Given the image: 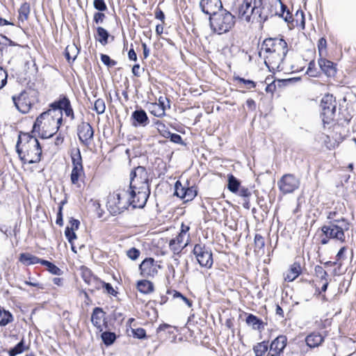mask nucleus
I'll return each instance as SVG.
<instances>
[{
	"instance_id": "nucleus-21",
	"label": "nucleus",
	"mask_w": 356,
	"mask_h": 356,
	"mask_svg": "<svg viewBox=\"0 0 356 356\" xmlns=\"http://www.w3.org/2000/svg\"><path fill=\"white\" fill-rule=\"evenodd\" d=\"M336 108L337 105H334L330 108L325 107L321 109V116L322 118L324 127H325L326 124H330L332 122L334 121L336 113Z\"/></svg>"
},
{
	"instance_id": "nucleus-47",
	"label": "nucleus",
	"mask_w": 356,
	"mask_h": 356,
	"mask_svg": "<svg viewBox=\"0 0 356 356\" xmlns=\"http://www.w3.org/2000/svg\"><path fill=\"white\" fill-rule=\"evenodd\" d=\"M186 186H182L180 181H177L175 184V195L180 197L181 200L184 195V191L186 190Z\"/></svg>"
},
{
	"instance_id": "nucleus-6",
	"label": "nucleus",
	"mask_w": 356,
	"mask_h": 356,
	"mask_svg": "<svg viewBox=\"0 0 356 356\" xmlns=\"http://www.w3.org/2000/svg\"><path fill=\"white\" fill-rule=\"evenodd\" d=\"M262 49L267 53L276 54V60H272V63L277 67L284 61L289 51L287 43L282 38H266L263 42Z\"/></svg>"
},
{
	"instance_id": "nucleus-41",
	"label": "nucleus",
	"mask_w": 356,
	"mask_h": 356,
	"mask_svg": "<svg viewBox=\"0 0 356 356\" xmlns=\"http://www.w3.org/2000/svg\"><path fill=\"white\" fill-rule=\"evenodd\" d=\"M103 280L99 278L97 276L93 277L90 282L88 284L90 288L88 289V291L91 293H93L96 290H99L102 289Z\"/></svg>"
},
{
	"instance_id": "nucleus-42",
	"label": "nucleus",
	"mask_w": 356,
	"mask_h": 356,
	"mask_svg": "<svg viewBox=\"0 0 356 356\" xmlns=\"http://www.w3.org/2000/svg\"><path fill=\"white\" fill-rule=\"evenodd\" d=\"M294 22L296 26H300L302 29L305 27V15L302 10H298L295 14Z\"/></svg>"
},
{
	"instance_id": "nucleus-63",
	"label": "nucleus",
	"mask_w": 356,
	"mask_h": 356,
	"mask_svg": "<svg viewBox=\"0 0 356 356\" xmlns=\"http://www.w3.org/2000/svg\"><path fill=\"white\" fill-rule=\"evenodd\" d=\"M168 138L170 139V141L176 143V144H183V140L181 136L179 134L170 133L168 136Z\"/></svg>"
},
{
	"instance_id": "nucleus-11",
	"label": "nucleus",
	"mask_w": 356,
	"mask_h": 356,
	"mask_svg": "<svg viewBox=\"0 0 356 356\" xmlns=\"http://www.w3.org/2000/svg\"><path fill=\"white\" fill-rule=\"evenodd\" d=\"M321 232L324 236H327L330 239H335L341 243L346 241L345 234L343 228L337 224H330L329 225H323Z\"/></svg>"
},
{
	"instance_id": "nucleus-1",
	"label": "nucleus",
	"mask_w": 356,
	"mask_h": 356,
	"mask_svg": "<svg viewBox=\"0 0 356 356\" xmlns=\"http://www.w3.org/2000/svg\"><path fill=\"white\" fill-rule=\"evenodd\" d=\"M264 0H233L230 10L238 19L245 22L264 23L274 14L267 13L263 3Z\"/></svg>"
},
{
	"instance_id": "nucleus-49",
	"label": "nucleus",
	"mask_w": 356,
	"mask_h": 356,
	"mask_svg": "<svg viewBox=\"0 0 356 356\" xmlns=\"http://www.w3.org/2000/svg\"><path fill=\"white\" fill-rule=\"evenodd\" d=\"M102 288L104 290V292L107 294L116 297L118 292L115 291L111 283L103 281Z\"/></svg>"
},
{
	"instance_id": "nucleus-46",
	"label": "nucleus",
	"mask_w": 356,
	"mask_h": 356,
	"mask_svg": "<svg viewBox=\"0 0 356 356\" xmlns=\"http://www.w3.org/2000/svg\"><path fill=\"white\" fill-rule=\"evenodd\" d=\"M9 38L0 34V58L3 56L5 51H7Z\"/></svg>"
},
{
	"instance_id": "nucleus-43",
	"label": "nucleus",
	"mask_w": 356,
	"mask_h": 356,
	"mask_svg": "<svg viewBox=\"0 0 356 356\" xmlns=\"http://www.w3.org/2000/svg\"><path fill=\"white\" fill-rule=\"evenodd\" d=\"M105 109L106 105L104 100L100 98L97 99L95 102L93 110L95 111L97 114L100 115L105 112Z\"/></svg>"
},
{
	"instance_id": "nucleus-58",
	"label": "nucleus",
	"mask_w": 356,
	"mask_h": 356,
	"mask_svg": "<svg viewBox=\"0 0 356 356\" xmlns=\"http://www.w3.org/2000/svg\"><path fill=\"white\" fill-rule=\"evenodd\" d=\"M101 60L108 67H113L117 65V61L112 60L110 56L106 54H101Z\"/></svg>"
},
{
	"instance_id": "nucleus-59",
	"label": "nucleus",
	"mask_w": 356,
	"mask_h": 356,
	"mask_svg": "<svg viewBox=\"0 0 356 356\" xmlns=\"http://www.w3.org/2000/svg\"><path fill=\"white\" fill-rule=\"evenodd\" d=\"M254 245L255 249L258 248L259 250L264 248L265 245V241L264 237H262L260 234H256L254 236ZM254 251H257L255 250Z\"/></svg>"
},
{
	"instance_id": "nucleus-48",
	"label": "nucleus",
	"mask_w": 356,
	"mask_h": 356,
	"mask_svg": "<svg viewBox=\"0 0 356 356\" xmlns=\"http://www.w3.org/2000/svg\"><path fill=\"white\" fill-rule=\"evenodd\" d=\"M186 245V243L184 246L181 247V245L175 243L174 240H170L169 242V247L170 250L173 252L175 255H177L178 257H180V254L184 247Z\"/></svg>"
},
{
	"instance_id": "nucleus-19",
	"label": "nucleus",
	"mask_w": 356,
	"mask_h": 356,
	"mask_svg": "<svg viewBox=\"0 0 356 356\" xmlns=\"http://www.w3.org/2000/svg\"><path fill=\"white\" fill-rule=\"evenodd\" d=\"M106 313L103 309L99 307H95L91 314V322L97 327L99 332H102V326L100 324V320L104 317Z\"/></svg>"
},
{
	"instance_id": "nucleus-40",
	"label": "nucleus",
	"mask_w": 356,
	"mask_h": 356,
	"mask_svg": "<svg viewBox=\"0 0 356 356\" xmlns=\"http://www.w3.org/2000/svg\"><path fill=\"white\" fill-rule=\"evenodd\" d=\"M334 105H337L335 99L332 95H325L321 101V109L325 108V107H331Z\"/></svg>"
},
{
	"instance_id": "nucleus-35",
	"label": "nucleus",
	"mask_w": 356,
	"mask_h": 356,
	"mask_svg": "<svg viewBox=\"0 0 356 356\" xmlns=\"http://www.w3.org/2000/svg\"><path fill=\"white\" fill-rule=\"evenodd\" d=\"M168 333L169 334H174L173 327L168 323H162L156 329V334H158V338L160 340L163 339V334Z\"/></svg>"
},
{
	"instance_id": "nucleus-32",
	"label": "nucleus",
	"mask_w": 356,
	"mask_h": 356,
	"mask_svg": "<svg viewBox=\"0 0 356 356\" xmlns=\"http://www.w3.org/2000/svg\"><path fill=\"white\" fill-rule=\"evenodd\" d=\"M241 181L233 175L229 174L227 177V188L228 190L233 193H236L238 189L241 187Z\"/></svg>"
},
{
	"instance_id": "nucleus-61",
	"label": "nucleus",
	"mask_w": 356,
	"mask_h": 356,
	"mask_svg": "<svg viewBox=\"0 0 356 356\" xmlns=\"http://www.w3.org/2000/svg\"><path fill=\"white\" fill-rule=\"evenodd\" d=\"M7 72L0 67V89H1L7 83Z\"/></svg>"
},
{
	"instance_id": "nucleus-62",
	"label": "nucleus",
	"mask_w": 356,
	"mask_h": 356,
	"mask_svg": "<svg viewBox=\"0 0 356 356\" xmlns=\"http://www.w3.org/2000/svg\"><path fill=\"white\" fill-rule=\"evenodd\" d=\"M156 110H153L151 113L156 117H162L165 115V106L161 107L156 104L154 106Z\"/></svg>"
},
{
	"instance_id": "nucleus-39",
	"label": "nucleus",
	"mask_w": 356,
	"mask_h": 356,
	"mask_svg": "<svg viewBox=\"0 0 356 356\" xmlns=\"http://www.w3.org/2000/svg\"><path fill=\"white\" fill-rule=\"evenodd\" d=\"M197 190L194 186H186V190L184 191V195L183 197L184 202H188L193 200L197 195Z\"/></svg>"
},
{
	"instance_id": "nucleus-16",
	"label": "nucleus",
	"mask_w": 356,
	"mask_h": 356,
	"mask_svg": "<svg viewBox=\"0 0 356 356\" xmlns=\"http://www.w3.org/2000/svg\"><path fill=\"white\" fill-rule=\"evenodd\" d=\"M318 65L323 73L327 76H334L337 73L336 65L326 58L318 59Z\"/></svg>"
},
{
	"instance_id": "nucleus-20",
	"label": "nucleus",
	"mask_w": 356,
	"mask_h": 356,
	"mask_svg": "<svg viewBox=\"0 0 356 356\" xmlns=\"http://www.w3.org/2000/svg\"><path fill=\"white\" fill-rule=\"evenodd\" d=\"M44 259L39 258L29 252H22L19 254V261L25 266H31L36 264H40Z\"/></svg>"
},
{
	"instance_id": "nucleus-37",
	"label": "nucleus",
	"mask_w": 356,
	"mask_h": 356,
	"mask_svg": "<svg viewBox=\"0 0 356 356\" xmlns=\"http://www.w3.org/2000/svg\"><path fill=\"white\" fill-rule=\"evenodd\" d=\"M166 293L168 294L172 293V296L174 298H180L186 303V305L188 307H191L193 306V301L191 300L188 299L186 296H185L180 291H177V290L168 289Z\"/></svg>"
},
{
	"instance_id": "nucleus-26",
	"label": "nucleus",
	"mask_w": 356,
	"mask_h": 356,
	"mask_svg": "<svg viewBox=\"0 0 356 356\" xmlns=\"http://www.w3.org/2000/svg\"><path fill=\"white\" fill-rule=\"evenodd\" d=\"M236 194L243 198L242 204L243 207L249 209L250 207V198L252 196L251 190L247 187L241 186Z\"/></svg>"
},
{
	"instance_id": "nucleus-52",
	"label": "nucleus",
	"mask_w": 356,
	"mask_h": 356,
	"mask_svg": "<svg viewBox=\"0 0 356 356\" xmlns=\"http://www.w3.org/2000/svg\"><path fill=\"white\" fill-rule=\"evenodd\" d=\"M314 271L316 276L318 277L321 280H326V279H327L328 274L321 266H316L314 268Z\"/></svg>"
},
{
	"instance_id": "nucleus-24",
	"label": "nucleus",
	"mask_w": 356,
	"mask_h": 356,
	"mask_svg": "<svg viewBox=\"0 0 356 356\" xmlns=\"http://www.w3.org/2000/svg\"><path fill=\"white\" fill-rule=\"evenodd\" d=\"M136 288L143 294H149L154 291V286L152 282L147 280H140L137 282Z\"/></svg>"
},
{
	"instance_id": "nucleus-36",
	"label": "nucleus",
	"mask_w": 356,
	"mask_h": 356,
	"mask_svg": "<svg viewBox=\"0 0 356 356\" xmlns=\"http://www.w3.org/2000/svg\"><path fill=\"white\" fill-rule=\"evenodd\" d=\"M19 21L24 22L27 20L29 13H30V5L29 3L25 2L22 4L19 9Z\"/></svg>"
},
{
	"instance_id": "nucleus-10",
	"label": "nucleus",
	"mask_w": 356,
	"mask_h": 356,
	"mask_svg": "<svg viewBox=\"0 0 356 356\" xmlns=\"http://www.w3.org/2000/svg\"><path fill=\"white\" fill-rule=\"evenodd\" d=\"M50 107L52 112L59 110L60 113L63 111L65 115L67 117H69L71 120H74L75 118L70 100L66 95H60L57 100L50 104Z\"/></svg>"
},
{
	"instance_id": "nucleus-17",
	"label": "nucleus",
	"mask_w": 356,
	"mask_h": 356,
	"mask_svg": "<svg viewBox=\"0 0 356 356\" xmlns=\"http://www.w3.org/2000/svg\"><path fill=\"white\" fill-rule=\"evenodd\" d=\"M154 259L147 257L141 262L139 265V270L143 277H148L155 270L154 268Z\"/></svg>"
},
{
	"instance_id": "nucleus-28",
	"label": "nucleus",
	"mask_w": 356,
	"mask_h": 356,
	"mask_svg": "<svg viewBox=\"0 0 356 356\" xmlns=\"http://www.w3.org/2000/svg\"><path fill=\"white\" fill-rule=\"evenodd\" d=\"M277 3H279L281 7V13L279 14L280 17H282L284 20L287 22L288 24H292L293 26H294V18L293 17V15L287 8V6L284 4L281 0H275Z\"/></svg>"
},
{
	"instance_id": "nucleus-44",
	"label": "nucleus",
	"mask_w": 356,
	"mask_h": 356,
	"mask_svg": "<svg viewBox=\"0 0 356 356\" xmlns=\"http://www.w3.org/2000/svg\"><path fill=\"white\" fill-rule=\"evenodd\" d=\"M155 124L156 125V128L161 135H162L165 138H168V136L171 132L167 128L165 124L159 120H157L155 122Z\"/></svg>"
},
{
	"instance_id": "nucleus-7",
	"label": "nucleus",
	"mask_w": 356,
	"mask_h": 356,
	"mask_svg": "<svg viewBox=\"0 0 356 356\" xmlns=\"http://www.w3.org/2000/svg\"><path fill=\"white\" fill-rule=\"evenodd\" d=\"M197 263L201 267L211 268L213 264V254L209 247L205 244L197 243L195 245L193 251Z\"/></svg>"
},
{
	"instance_id": "nucleus-64",
	"label": "nucleus",
	"mask_w": 356,
	"mask_h": 356,
	"mask_svg": "<svg viewBox=\"0 0 356 356\" xmlns=\"http://www.w3.org/2000/svg\"><path fill=\"white\" fill-rule=\"evenodd\" d=\"M270 79L269 77H267L266 79V83H267V86L266 88V91L267 92H273L276 88V81H273L270 83H268L270 81Z\"/></svg>"
},
{
	"instance_id": "nucleus-60",
	"label": "nucleus",
	"mask_w": 356,
	"mask_h": 356,
	"mask_svg": "<svg viewBox=\"0 0 356 356\" xmlns=\"http://www.w3.org/2000/svg\"><path fill=\"white\" fill-rule=\"evenodd\" d=\"M106 18V15L102 12L95 13L93 16V22L96 24H102Z\"/></svg>"
},
{
	"instance_id": "nucleus-31",
	"label": "nucleus",
	"mask_w": 356,
	"mask_h": 356,
	"mask_svg": "<svg viewBox=\"0 0 356 356\" xmlns=\"http://www.w3.org/2000/svg\"><path fill=\"white\" fill-rule=\"evenodd\" d=\"M101 339L103 343L106 346H112L117 339V335L114 332L106 330L102 332Z\"/></svg>"
},
{
	"instance_id": "nucleus-33",
	"label": "nucleus",
	"mask_w": 356,
	"mask_h": 356,
	"mask_svg": "<svg viewBox=\"0 0 356 356\" xmlns=\"http://www.w3.org/2000/svg\"><path fill=\"white\" fill-rule=\"evenodd\" d=\"M14 320L12 313L0 307V326H6Z\"/></svg>"
},
{
	"instance_id": "nucleus-27",
	"label": "nucleus",
	"mask_w": 356,
	"mask_h": 356,
	"mask_svg": "<svg viewBox=\"0 0 356 356\" xmlns=\"http://www.w3.org/2000/svg\"><path fill=\"white\" fill-rule=\"evenodd\" d=\"M110 37V33L107 30L102 26H97L96 29V34L95 35V38L97 41H98L102 45L105 46L108 43V38Z\"/></svg>"
},
{
	"instance_id": "nucleus-34",
	"label": "nucleus",
	"mask_w": 356,
	"mask_h": 356,
	"mask_svg": "<svg viewBox=\"0 0 356 356\" xmlns=\"http://www.w3.org/2000/svg\"><path fill=\"white\" fill-rule=\"evenodd\" d=\"M42 265L47 268L48 272L54 275H62L63 274V271L58 268L54 263L43 259L42 262Z\"/></svg>"
},
{
	"instance_id": "nucleus-3",
	"label": "nucleus",
	"mask_w": 356,
	"mask_h": 356,
	"mask_svg": "<svg viewBox=\"0 0 356 356\" xmlns=\"http://www.w3.org/2000/svg\"><path fill=\"white\" fill-rule=\"evenodd\" d=\"M130 195L137 197L133 200L136 205H145L150 195L149 180L147 170L143 166H138L130 173Z\"/></svg>"
},
{
	"instance_id": "nucleus-53",
	"label": "nucleus",
	"mask_w": 356,
	"mask_h": 356,
	"mask_svg": "<svg viewBox=\"0 0 356 356\" xmlns=\"http://www.w3.org/2000/svg\"><path fill=\"white\" fill-rule=\"evenodd\" d=\"M124 319V314L122 312H118L115 310L109 315V320L112 321H118V324H122Z\"/></svg>"
},
{
	"instance_id": "nucleus-4",
	"label": "nucleus",
	"mask_w": 356,
	"mask_h": 356,
	"mask_svg": "<svg viewBox=\"0 0 356 356\" xmlns=\"http://www.w3.org/2000/svg\"><path fill=\"white\" fill-rule=\"evenodd\" d=\"M130 195V191L124 189H118L113 193H109L107 197L106 207L109 213L113 216H116L124 212L129 206L134 208H143L145 205H136L133 200H136Z\"/></svg>"
},
{
	"instance_id": "nucleus-14",
	"label": "nucleus",
	"mask_w": 356,
	"mask_h": 356,
	"mask_svg": "<svg viewBox=\"0 0 356 356\" xmlns=\"http://www.w3.org/2000/svg\"><path fill=\"white\" fill-rule=\"evenodd\" d=\"M16 108L22 113H27L31 108V102L26 91H22L17 97L13 96Z\"/></svg>"
},
{
	"instance_id": "nucleus-57",
	"label": "nucleus",
	"mask_w": 356,
	"mask_h": 356,
	"mask_svg": "<svg viewBox=\"0 0 356 356\" xmlns=\"http://www.w3.org/2000/svg\"><path fill=\"white\" fill-rule=\"evenodd\" d=\"M93 6L99 12H103L107 10V6L104 0H94Z\"/></svg>"
},
{
	"instance_id": "nucleus-12",
	"label": "nucleus",
	"mask_w": 356,
	"mask_h": 356,
	"mask_svg": "<svg viewBox=\"0 0 356 356\" xmlns=\"http://www.w3.org/2000/svg\"><path fill=\"white\" fill-rule=\"evenodd\" d=\"M77 135L80 142L88 146L94 136V130L88 122H82L77 127Z\"/></svg>"
},
{
	"instance_id": "nucleus-38",
	"label": "nucleus",
	"mask_w": 356,
	"mask_h": 356,
	"mask_svg": "<svg viewBox=\"0 0 356 356\" xmlns=\"http://www.w3.org/2000/svg\"><path fill=\"white\" fill-rule=\"evenodd\" d=\"M81 277L86 284H89L90 282V280H92V278L95 277L96 276L95 275L93 274V273L89 268L85 266H82L81 267Z\"/></svg>"
},
{
	"instance_id": "nucleus-51",
	"label": "nucleus",
	"mask_w": 356,
	"mask_h": 356,
	"mask_svg": "<svg viewBox=\"0 0 356 356\" xmlns=\"http://www.w3.org/2000/svg\"><path fill=\"white\" fill-rule=\"evenodd\" d=\"M65 236L69 243H72L77 238L76 232H74L72 228H69V226L65 227Z\"/></svg>"
},
{
	"instance_id": "nucleus-23",
	"label": "nucleus",
	"mask_w": 356,
	"mask_h": 356,
	"mask_svg": "<svg viewBox=\"0 0 356 356\" xmlns=\"http://www.w3.org/2000/svg\"><path fill=\"white\" fill-rule=\"evenodd\" d=\"M324 341V337L319 332H312L305 338L307 346L309 348H316L321 345Z\"/></svg>"
},
{
	"instance_id": "nucleus-54",
	"label": "nucleus",
	"mask_w": 356,
	"mask_h": 356,
	"mask_svg": "<svg viewBox=\"0 0 356 356\" xmlns=\"http://www.w3.org/2000/svg\"><path fill=\"white\" fill-rule=\"evenodd\" d=\"M65 49L72 55V61L74 62L79 53V49L75 44L67 45Z\"/></svg>"
},
{
	"instance_id": "nucleus-56",
	"label": "nucleus",
	"mask_w": 356,
	"mask_h": 356,
	"mask_svg": "<svg viewBox=\"0 0 356 356\" xmlns=\"http://www.w3.org/2000/svg\"><path fill=\"white\" fill-rule=\"evenodd\" d=\"M140 254V250L134 247L130 248L127 252V257L133 261L136 260L139 257Z\"/></svg>"
},
{
	"instance_id": "nucleus-18",
	"label": "nucleus",
	"mask_w": 356,
	"mask_h": 356,
	"mask_svg": "<svg viewBox=\"0 0 356 356\" xmlns=\"http://www.w3.org/2000/svg\"><path fill=\"white\" fill-rule=\"evenodd\" d=\"M287 345V337L285 335L280 334L275 338L269 344V348L284 353V350Z\"/></svg>"
},
{
	"instance_id": "nucleus-25",
	"label": "nucleus",
	"mask_w": 356,
	"mask_h": 356,
	"mask_svg": "<svg viewBox=\"0 0 356 356\" xmlns=\"http://www.w3.org/2000/svg\"><path fill=\"white\" fill-rule=\"evenodd\" d=\"M29 345H26L24 337H23L15 346L10 348L8 350V354L9 356H16L22 353L24 351L29 350Z\"/></svg>"
},
{
	"instance_id": "nucleus-29",
	"label": "nucleus",
	"mask_w": 356,
	"mask_h": 356,
	"mask_svg": "<svg viewBox=\"0 0 356 356\" xmlns=\"http://www.w3.org/2000/svg\"><path fill=\"white\" fill-rule=\"evenodd\" d=\"M52 111L51 109L42 113L35 120L32 129V133L40 132V127L42 124L43 120H49V117Z\"/></svg>"
},
{
	"instance_id": "nucleus-5",
	"label": "nucleus",
	"mask_w": 356,
	"mask_h": 356,
	"mask_svg": "<svg viewBox=\"0 0 356 356\" xmlns=\"http://www.w3.org/2000/svg\"><path fill=\"white\" fill-rule=\"evenodd\" d=\"M209 26L213 33L218 35L228 33L236 24V15L224 8L209 17Z\"/></svg>"
},
{
	"instance_id": "nucleus-55",
	"label": "nucleus",
	"mask_w": 356,
	"mask_h": 356,
	"mask_svg": "<svg viewBox=\"0 0 356 356\" xmlns=\"http://www.w3.org/2000/svg\"><path fill=\"white\" fill-rule=\"evenodd\" d=\"M289 271L291 274L293 275L295 277H298L302 272L301 266L300 263L294 262L289 268Z\"/></svg>"
},
{
	"instance_id": "nucleus-45",
	"label": "nucleus",
	"mask_w": 356,
	"mask_h": 356,
	"mask_svg": "<svg viewBox=\"0 0 356 356\" xmlns=\"http://www.w3.org/2000/svg\"><path fill=\"white\" fill-rule=\"evenodd\" d=\"M132 336L138 339H145L147 338L146 330L143 327L131 329Z\"/></svg>"
},
{
	"instance_id": "nucleus-2",
	"label": "nucleus",
	"mask_w": 356,
	"mask_h": 356,
	"mask_svg": "<svg viewBox=\"0 0 356 356\" xmlns=\"http://www.w3.org/2000/svg\"><path fill=\"white\" fill-rule=\"evenodd\" d=\"M16 152L24 163H37L41 160L42 148L35 136L29 133L19 131L15 146Z\"/></svg>"
},
{
	"instance_id": "nucleus-9",
	"label": "nucleus",
	"mask_w": 356,
	"mask_h": 356,
	"mask_svg": "<svg viewBox=\"0 0 356 356\" xmlns=\"http://www.w3.org/2000/svg\"><path fill=\"white\" fill-rule=\"evenodd\" d=\"M300 179L293 174L284 175L277 181L280 191L283 194L294 192L300 186Z\"/></svg>"
},
{
	"instance_id": "nucleus-22",
	"label": "nucleus",
	"mask_w": 356,
	"mask_h": 356,
	"mask_svg": "<svg viewBox=\"0 0 356 356\" xmlns=\"http://www.w3.org/2000/svg\"><path fill=\"white\" fill-rule=\"evenodd\" d=\"M245 323L248 325H252V329L261 331L264 329V326L266 323L262 321V319L256 315L252 314H248L245 318Z\"/></svg>"
},
{
	"instance_id": "nucleus-8",
	"label": "nucleus",
	"mask_w": 356,
	"mask_h": 356,
	"mask_svg": "<svg viewBox=\"0 0 356 356\" xmlns=\"http://www.w3.org/2000/svg\"><path fill=\"white\" fill-rule=\"evenodd\" d=\"M71 159L72 170L70 175V180L72 184H76L79 179L85 176L82 163V157L79 148H77L75 152H72Z\"/></svg>"
},
{
	"instance_id": "nucleus-30",
	"label": "nucleus",
	"mask_w": 356,
	"mask_h": 356,
	"mask_svg": "<svg viewBox=\"0 0 356 356\" xmlns=\"http://www.w3.org/2000/svg\"><path fill=\"white\" fill-rule=\"evenodd\" d=\"M269 348V341L264 340L261 342L257 343L253 346L252 350L254 356H264Z\"/></svg>"
},
{
	"instance_id": "nucleus-13",
	"label": "nucleus",
	"mask_w": 356,
	"mask_h": 356,
	"mask_svg": "<svg viewBox=\"0 0 356 356\" xmlns=\"http://www.w3.org/2000/svg\"><path fill=\"white\" fill-rule=\"evenodd\" d=\"M200 7L202 13L211 17L223 8L220 0H200Z\"/></svg>"
},
{
	"instance_id": "nucleus-15",
	"label": "nucleus",
	"mask_w": 356,
	"mask_h": 356,
	"mask_svg": "<svg viewBox=\"0 0 356 356\" xmlns=\"http://www.w3.org/2000/svg\"><path fill=\"white\" fill-rule=\"evenodd\" d=\"M131 125L134 127H145L149 123V118L146 112L142 109L134 111L131 116Z\"/></svg>"
},
{
	"instance_id": "nucleus-50",
	"label": "nucleus",
	"mask_w": 356,
	"mask_h": 356,
	"mask_svg": "<svg viewBox=\"0 0 356 356\" xmlns=\"http://www.w3.org/2000/svg\"><path fill=\"white\" fill-rule=\"evenodd\" d=\"M234 80L238 81L239 83H243L244 85L246 86V88L248 89L254 88L256 87V83L254 81L249 79H245L238 76H234Z\"/></svg>"
}]
</instances>
